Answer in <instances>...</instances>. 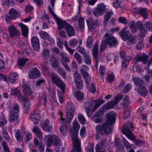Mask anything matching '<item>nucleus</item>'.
I'll list each match as a JSON object with an SVG mask.
<instances>
[{"mask_svg": "<svg viewBox=\"0 0 152 152\" xmlns=\"http://www.w3.org/2000/svg\"><path fill=\"white\" fill-rule=\"evenodd\" d=\"M115 115V114L113 112L109 113L107 120L102 124H99L96 126L97 132L102 135L111 133L113 128V124L115 123L116 120Z\"/></svg>", "mask_w": 152, "mask_h": 152, "instance_id": "1", "label": "nucleus"}, {"mask_svg": "<svg viewBox=\"0 0 152 152\" xmlns=\"http://www.w3.org/2000/svg\"><path fill=\"white\" fill-rule=\"evenodd\" d=\"M80 125L77 121H74L73 127L70 130L71 136L73 141L74 148L71 152H82L80 144L78 137V133Z\"/></svg>", "mask_w": 152, "mask_h": 152, "instance_id": "2", "label": "nucleus"}, {"mask_svg": "<svg viewBox=\"0 0 152 152\" xmlns=\"http://www.w3.org/2000/svg\"><path fill=\"white\" fill-rule=\"evenodd\" d=\"M134 130V126L132 123L128 122L124 124V126L122 131L123 134H125L129 139L134 141L136 144H139L141 143V140H136V137L131 132Z\"/></svg>", "mask_w": 152, "mask_h": 152, "instance_id": "3", "label": "nucleus"}, {"mask_svg": "<svg viewBox=\"0 0 152 152\" xmlns=\"http://www.w3.org/2000/svg\"><path fill=\"white\" fill-rule=\"evenodd\" d=\"M127 27L123 28L120 32L119 35L123 40L127 41L129 44H135L137 41V37L133 35L129 31L127 30Z\"/></svg>", "mask_w": 152, "mask_h": 152, "instance_id": "4", "label": "nucleus"}, {"mask_svg": "<svg viewBox=\"0 0 152 152\" xmlns=\"http://www.w3.org/2000/svg\"><path fill=\"white\" fill-rule=\"evenodd\" d=\"M57 24L58 25V28L59 30H60L62 28H65L68 36L71 37L74 35L75 33L74 29L70 24L61 20Z\"/></svg>", "mask_w": 152, "mask_h": 152, "instance_id": "5", "label": "nucleus"}, {"mask_svg": "<svg viewBox=\"0 0 152 152\" xmlns=\"http://www.w3.org/2000/svg\"><path fill=\"white\" fill-rule=\"evenodd\" d=\"M105 101L102 99H99L98 100H95L91 98H89L85 103V107L86 109H91L93 105L94 104L93 109V111L94 112Z\"/></svg>", "mask_w": 152, "mask_h": 152, "instance_id": "6", "label": "nucleus"}, {"mask_svg": "<svg viewBox=\"0 0 152 152\" xmlns=\"http://www.w3.org/2000/svg\"><path fill=\"white\" fill-rule=\"evenodd\" d=\"M66 107L67 121L69 123L74 117L73 113L75 111V108L74 104L71 102L67 103Z\"/></svg>", "mask_w": 152, "mask_h": 152, "instance_id": "7", "label": "nucleus"}, {"mask_svg": "<svg viewBox=\"0 0 152 152\" xmlns=\"http://www.w3.org/2000/svg\"><path fill=\"white\" fill-rule=\"evenodd\" d=\"M51 80L52 82L60 88L62 92L64 93L66 85L58 75L56 74H53L51 76Z\"/></svg>", "mask_w": 152, "mask_h": 152, "instance_id": "8", "label": "nucleus"}, {"mask_svg": "<svg viewBox=\"0 0 152 152\" xmlns=\"http://www.w3.org/2000/svg\"><path fill=\"white\" fill-rule=\"evenodd\" d=\"M104 37L106 44L111 47H115L118 44L116 38L108 33H106Z\"/></svg>", "mask_w": 152, "mask_h": 152, "instance_id": "9", "label": "nucleus"}, {"mask_svg": "<svg viewBox=\"0 0 152 152\" xmlns=\"http://www.w3.org/2000/svg\"><path fill=\"white\" fill-rule=\"evenodd\" d=\"M60 115L61 120L60 121L59 123L61 124L62 125L60 126L59 129L61 133L63 135H65V134L66 132V130L68 129V125L67 124V122H68L69 124L70 123H69L67 121H65L64 118L63 117V114L62 113H60Z\"/></svg>", "mask_w": 152, "mask_h": 152, "instance_id": "10", "label": "nucleus"}, {"mask_svg": "<svg viewBox=\"0 0 152 152\" xmlns=\"http://www.w3.org/2000/svg\"><path fill=\"white\" fill-rule=\"evenodd\" d=\"M18 98L20 101L23 103L24 109L26 111L29 110L31 103L29 102L28 99L23 95H20L18 96Z\"/></svg>", "mask_w": 152, "mask_h": 152, "instance_id": "11", "label": "nucleus"}, {"mask_svg": "<svg viewBox=\"0 0 152 152\" xmlns=\"http://www.w3.org/2000/svg\"><path fill=\"white\" fill-rule=\"evenodd\" d=\"M19 14L17 11L14 8L10 9L9 12V15L6 17V20L9 22L11 19H15L18 17Z\"/></svg>", "mask_w": 152, "mask_h": 152, "instance_id": "12", "label": "nucleus"}, {"mask_svg": "<svg viewBox=\"0 0 152 152\" xmlns=\"http://www.w3.org/2000/svg\"><path fill=\"white\" fill-rule=\"evenodd\" d=\"M10 37H13L18 36L20 33L19 30L18 29L16 26L13 25H11L8 27Z\"/></svg>", "mask_w": 152, "mask_h": 152, "instance_id": "13", "label": "nucleus"}, {"mask_svg": "<svg viewBox=\"0 0 152 152\" xmlns=\"http://www.w3.org/2000/svg\"><path fill=\"white\" fill-rule=\"evenodd\" d=\"M28 76L31 79H34L39 77L40 75V73L36 68L32 69L28 72Z\"/></svg>", "mask_w": 152, "mask_h": 152, "instance_id": "14", "label": "nucleus"}, {"mask_svg": "<svg viewBox=\"0 0 152 152\" xmlns=\"http://www.w3.org/2000/svg\"><path fill=\"white\" fill-rule=\"evenodd\" d=\"M149 58V56L145 53L142 55H138L135 57V59L137 62L142 61L144 64L147 63Z\"/></svg>", "mask_w": 152, "mask_h": 152, "instance_id": "15", "label": "nucleus"}, {"mask_svg": "<svg viewBox=\"0 0 152 152\" xmlns=\"http://www.w3.org/2000/svg\"><path fill=\"white\" fill-rule=\"evenodd\" d=\"M31 42L33 48L34 50L38 51L40 48L39 40L37 37H32Z\"/></svg>", "mask_w": 152, "mask_h": 152, "instance_id": "16", "label": "nucleus"}, {"mask_svg": "<svg viewBox=\"0 0 152 152\" xmlns=\"http://www.w3.org/2000/svg\"><path fill=\"white\" fill-rule=\"evenodd\" d=\"M49 120L46 119L41 125V127L45 131L50 132L52 131L53 127L52 126L49 125Z\"/></svg>", "mask_w": 152, "mask_h": 152, "instance_id": "17", "label": "nucleus"}, {"mask_svg": "<svg viewBox=\"0 0 152 152\" xmlns=\"http://www.w3.org/2000/svg\"><path fill=\"white\" fill-rule=\"evenodd\" d=\"M55 135L48 134L46 135L45 138V140L47 141V145L49 147H51L53 144Z\"/></svg>", "mask_w": 152, "mask_h": 152, "instance_id": "18", "label": "nucleus"}, {"mask_svg": "<svg viewBox=\"0 0 152 152\" xmlns=\"http://www.w3.org/2000/svg\"><path fill=\"white\" fill-rule=\"evenodd\" d=\"M50 54V52L48 49H45L43 50L42 56L43 58V60L44 61V63H48Z\"/></svg>", "mask_w": 152, "mask_h": 152, "instance_id": "19", "label": "nucleus"}, {"mask_svg": "<svg viewBox=\"0 0 152 152\" xmlns=\"http://www.w3.org/2000/svg\"><path fill=\"white\" fill-rule=\"evenodd\" d=\"M32 131L40 140L43 138V133L38 127L34 126L32 129Z\"/></svg>", "mask_w": 152, "mask_h": 152, "instance_id": "20", "label": "nucleus"}, {"mask_svg": "<svg viewBox=\"0 0 152 152\" xmlns=\"http://www.w3.org/2000/svg\"><path fill=\"white\" fill-rule=\"evenodd\" d=\"M30 118L35 124H38L40 118V115L38 113H36L32 114Z\"/></svg>", "mask_w": 152, "mask_h": 152, "instance_id": "21", "label": "nucleus"}, {"mask_svg": "<svg viewBox=\"0 0 152 152\" xmlns=\"http://www.w3.org/2000/svg\"><path fill=\"white\" fill-rule=\"evenodd\" d=\"M18 113L10 111L9 112V121L12 122L17 120L18 118Z\"/></svg>", "mask_w": 152, "mask_h": 152, "instance_id": "22", "label": "nucleus"}, {"mask_svg": "<svg viewBox=\"0 0 152 152\" xmlns=\"http://www.w3.org/2000/svg\"><path fill=\"white\" fill-rule=\"evenodd\" d=\"M138 94L144 97H145L148 94V91L146 88L143 86L140 87L137 90Z\"/></svg>", "mask_w": 152, "mask_h": 152, "instance_id": "23", "label": "nucleus"}, {"mask_svg": "<svg viewBox=\"0 0 152 152\" xmlns=\"http://www.w3.org/2000/svg\"><path fill=\"white\" fill-rule=\"evenodd\" d=\"M86 22L88 27L90 30L94 29L95 28L96 23H94L93 19L92 18L88 19Z\"/></svg>", "mask_w": 152, "mask_h": 152, "instance_id": "24", "label": "nucleus"}, {"mask_svg": "<svg viewBox=\"0 0 152 152\" xmlns=\"http://www.w3.org/2000/svg\"><path fill=\"white\" fill-rule=\"evenodd\" d=\"M60 56L62 59L61 60V62L63 61L64 62H70V59L69 56L68 55L64 52H61L60 53Z\"/></svg>", "mask_w": 152, "mask_h": 152, "instance_id": "25", "label": "nucleus"}, {"mask_svg": "<svg viewBox=\"0 0 152 152\" xmlns=\"http://www.w3.org/2000/svg\"><path fill=\"white\" fill-rule=\"evenodd\" d=\"M133 81L135 85L139 87H141L144 83L143 80L138 77L134 78Z\"/></svg>", "mask_w": 152, "mask_h": 152, "instance_id": "26", "label": "nucleus"}, {"mask_svg": "<svg viewBox=\"0 0 152 152\" xmlns=\"http://www.w3.org/2000/svg\"><path fill=\"white\" fill-rule=\"evenodd\" d=\"M21 28V32L23 35L25 37H26L28 35V28L27 26L21 23L20 24Z\"/></svg>", "mask_w": 152, "mask_h": 152, "instance_id": "27", "label": "nucleus"}, {"mask_svg": "<svg viewBox=\"0 0 152 152\" xmlns=\"http://www.w3.org/2000/svg\"><path fill=\"white\" fill-rule=\"evenodd\" d=\"M50 64L52 68H56L58 67L59 64L57 59L54 56L52 57L50 60Z\"/></svg>", "mask_w": 152, "mask_h": 152, "instance_id": "28", "label": "nucleus"}, {"mask_svg": "<svg viewBox=\"0 0 152 152\" xmlns=\"http://www.w3.org/2000/svg\"><path fill=\"white\" fill-rule=\"evenodd\" d=\"M18 75L16 73H13L9 76L8 79L9 81L11 83H14L16 80V78L18 77Z\"/></svg>", "mask_w": 152, "mask_h": 152, "instance_id": "29", "label": "nucleus"}, {"mask_svg": "<svg viewBox=\"0 0 152 152\" xmlns=\"http://www.w3.org/2000/svg\"><path fill=\"white\" fill-rule=\"evenodd\" d=\"M107 142L106 140L104 139L102 140L100 144H97L96 147V150L98 151L100 149H104L105 148Z\"/></svg>", "mask_w": 152, "mask_h": 152, "instance_id": "30", "label": "nucleus"}, {"mask_svg": "<svg viewBox=\"0 0 152 152\" xmlns=\"http://www.w3.org/2000/svg\"><path fill=\"white\" fill-rule=\"evenodd\" d=\"M115 142L117 148V152H124V148L122 145L121 140H116Z\"/></svg>", "mask_w": 152, "mask_h": 152, "instance_id": "31", "label": "nucleus"}, {"mask_svg": "<svg viewBox=\"0 0 152 152\" xmlns=\"http://www.w3.org/2000/svg\"><path fill=\"white\" fill-rule=\"evenodd\" d=\"M106 6L104 4L101 3L97 6V9L100 12V15H102L104 13Z\"/></svg>", "mask_w": 152, "mask_h": 152, "instance_id": "32", "label": "nucleus"}, {"mask_svg": "<svg viewBox=\"0 0 152 152\" xmlns=\"http://www.w3.org/2000/svg\"><path fill=\"white\" fill-rule=\"evenodd\" d=\"M98 45H99L98 43H96L94 45V46L92 52L94 58L96 59V61L97 60V58L98 51Z\"/></svg>", "mask_w": 152, "mask_h": 152, "instance_id": "33", "label": "nucleus"}, {"mask_svg": "<svg viewBox=\"0 0 152 152\" xmlns=\"http://www.w3.org/2000/svg\"><path fill=\"white\" fill-rule=\"evenodd\" d=\"M129 26L130 30L133 33H135L136 32V27L135 22L130 21L129 23Z\"/></svg>", "mask_w": 152, "mask_h": 152, "instance_id": "34", "label": "nucleus"}, {"mask_svg": "<svg viewBox=\"0 0 152 152\" xmlns=\"http://www.w3.org/2000/svg\"><path fill=\"white\" fill-rule=\"evenodd\" d=\"M88 69L89 68L87 66L85 65L82 66L80 69V72L81 73L82 76L88 75V73L87 72V71Z\"/></svg>", "mask_w": 152, "mask_h": 152, "instance_id": "35", "label": "nucleus"}, {"mask_svg": "<svg viewBox=\"0 0 152 152\" xmlns=\"http://www.w3.org/2000/svg\"><path fill=\"white\" fill-rule=\"evenodd\" d=\"M75 96L79 101L83 100L84 98L83 93L81 92L80 91H77L75 93Z\"/></svg>", "mask_w": 152, "mask_h": 152, "instance_id": "36", "label": "nucleus"}, {"mask_svg": "<svg viewBox=\"0 0 152 152\" xmlns=\"http://www.w3.org/2000/svg\"><path fill=\"white\" fill-rule=\"evenodd\" d=\"M10 91L11 94L10 95L13 96L14 97L16 96L17 95H18V96L20 95H21L20 94V91L18 90L17 88H13L11 89Z\"/></svg>", "mask_w": 152, "mask_h": 152, "instance_id": "37", "label": "nucleus"}, {"mask_svg": "<svg viewBox=\"0 0 152 152\" xmlns=\"http://www.w3.org/2000/svg\"><path fill=\"white\" fill-rule=\"evenodd\" d=\"M84 79L85 83L86 84V86L87 88L89 86V85L91 82V77L89 75V74L88 75H85L83 76Z\"/></svg>", "mask_w": 152, "mask_h": 152, "instance_id": "38", "label": "nucleus"}, {"mask_svg": "<svg viewBox=\"0 0 152 152\" xmlns=\"http://www.w3.org/2000/svg\"><path fill=\"white\" fill-rule=\"evenodd\" d=\"M48 10L50 13L53 15L54 18L56 21L57 23L61 19H60L54 13L53 10L50 6H49L48 7Z\"/></svg>", "mask_w": 152, "mask_h": 152, "instance_id": "39", "label": "nucleus"}, {"mask_svg": "<svg viewBox=\"0 0 152 152\" xmlns=\"http://www.w3.org/2000/svg\"><path fill=\"white\" fill-rule=\"evenodd\" d=\"M93 38L92 36H90L88 37L86 43V45L88 48H90L91 47L93 43Z\"/></svg>", "mask_w": 152, "mask_h": 152, "instance_id": "40", "label": "nucleus"}, {"mask_svg": "<svg viewBox=\"0 0 152 152\" xmlns=\"http://www.w3.org/2000/svg\"><path fill=\"white\" fill-rule=\"evenodd\" d=\"M10 111L19 113L20 111V107L19 105L17 103L13 104Z\"/></svg>", "mask_w": 152, "mask_h": 152, "instance_id": "41", "label": "nucleus"}, {"mask_svg": "<svg viewBox=\"0 0 152 152\" xmlns=\"http://www.w3.org/2000/svg\"><path fill=\"white\" fill-rule=\"evenodd\" d=\"M23 89L22 91L24 94L25 96L28 94V93H30L31 92V89L29 86L27 84H24L23 86Z\"/></svg>", "mask_w": 152, "mask_h": 152, "instance_id": "42", "label": "nucleus"}, {"mask_svg": "<svg viewBox=\"0 0 152 152\" xmlns=\"http://www.w3.org/2000/svg\"><path fill=\"white\" fill-rule=\"evenodd\" d=\"M28 61V59L26 58H20L18 60V64L19 66H25L26 63Z\"/></svg>", "mask_w": 152, "mask_h": 152, "instance_id": "43", "label": "nucleus"}, {"mask_svg": "<svg viewBox=\"0 0 152 152\" xmlns=\"http://www.w3.org/2000/svg\"><path fill=\"white\" fill-rule=\"evenodd\" d=\"M138 14L142 16L144 18H147V15L146 10L145 8L141 9L139 10Z\"/></svg>", "mask_w": 152, "mask_h": 152, "instance_id": "44", "label": "nucleus"}, {"mask_svg": "<svg viewBox=\"0 0 152 152\" xmlns=\"http://www.w3.org/2000/svg\"><path fill=\"white\" fill-rule=\"evenodd\" d=\"M129 61L130 58L126 57L122 62V67L124 68H126L128 66Z\"/></svg>", "mask_w": 152, "mask_h": 152, "instance_id": "45", "label": "nucleus"}, {"mask_svg": "<svg viewBox=\"0 0 152 152\" xmlns=\"http://www.w3.org/2000/svg\"><path fill=\"white\" fill-rule=\"evenodd\" d=\"M113 15V12L112 11H110L106 12L104 15V21H108L111 16Z\"/></svg>", "mask_w": 152, "mask_h": 152, "instance_id": "46", "label": "nucleus"}, {"mask_svg": "<svg viewBox=\"0 0 152 152\" xmlns=\"http://www.w3.org/2000/svg\"><path fill=\"white\" fill-rule=\"evenodd\" d=\"M7 123V120L6 119L5 116L4 114H2L0 118V126L3 127Z\"/></svg>", "mask_w": 152, "mask_h": 152, "instance_id": "47", "label": "nucleus"}, {"mask_svg": "<svg viewBox=\"0 0 152 152\" xmlns=\"http://www.w3.org/2000/svg\"><path fill=\"white\" fill-rule=\"evenodd\" d=\"M92 119L93 121L96 123H100L103 121V119L102 118H100L99 117L95 115L92 116Z\"/></svg>", "mask_w": 152, "mask_h": 152, "instance_id": "48", "label": "nucleus"}, {"mask_svg": "<svg viewBox=\"0 0 152 152\" xmlns=\"http://www.w3.org/2000/svg\"><path fill=\"white\" fill-rule=\"evenodd\" d=\"M15 136L18 142H19L21 140L22 137L21 134V132L19 129L17 130V132L15 133Z\"/></svg>", "mask_w": 152, "mask_h": 152, "instance_id": "49", "label": "nucleus"}, {"mask_svg": "<svg viewBox=\"0 0 152 152\" xmlns=\"http://www.w3.org/2000/svg\"><path fill=\"white\" fill-rule=\"evenodd\" d=\"M74 76L75 82L82 80L81 79V77L80 74L78 73L77 72H75L74 73Z\"/></svg>", "mask_w": 152, "mask_h": 152, "instance_id": "50", "label": "nucleus"}, {"mask_svg": "<svg viewBox=\"0 0 152 152\" xmlns=\"http://www.w3.org/2000/svg\"><path fill=\"white\" fill-rule=\"evenodd\" d=\"M74 57L76 59L77 61L79 64H81L82 63L83 60L81 56L78 53H75L74 54Z\"/></svg>", "mask_w": 152, "mask_h": 152, "instance_id": "51", "label": "nucleus"}, {"mask_svg": "<svg viewBox=\"0 0 152 152\" xmlns=\"http://www.w3.org/2000/svg\"><path fill=\"white\" fill-rule=\"evenodd\" d=\"M39 34L42 38L45 39H47L50 37L49 35L45 31H41L39 32Z\"/></svg>", "mask_w": 152, "mask_h": 152, "instance_id": "52", "label": "nucleus"}, {"mask_svg": "<svg viewBox=\"0 0 152 152\" xmlns=\"http://www.w3.org/2000/svg\"><path fill=\"white\" fill-rule=\"evenodd\" d=\"M54 145L56 146H60L61 144V141L59 140L57 136L55 135L54 140H53Z\"/></svg>", "mask_w": 152, "mask_h": 152, "instance_id": "53", "label": "nucleus"}, {"mask_svg": "<svg viewBox=\"0 0 152 152\" xmlns=\"http://www.w3.org/2000/svg\"><path fill=\"white\" fill-rule=\"evenodd\" d=\"M75 82L77 88L79 89H81L83 88V80H78Z\"/></svg>", "mask_w": 152, "mask_h": 152, "instance_id": "54", "label": "nucleus"}, {"mask_svg": "<svg viewBox=\"0 0 152 152\" xmlns=\"http://www.w3.org/2000/svg\"><path fill=\"white\" fill-rule=\"evenodd\" d=\"M78 119L82 124H84L86 123V120L83 116L82 114H79L78 116Z\"/></svg>", "mask_w": 152, "mask_h": 152, "instance_id": "55", "label": "nucleus"}, {"mask_svg": "<svg viewBox=\"0 0 152 152\" xmlns=\"http://www.w3.org/2000/svg\"><path fill=\"white\" fill-rule=\"evenodd\" d=\"M79 27L81 30L84 29V20L82 18H80L79 21Z\"/></svg>", "mask_w": 152, "mask_h": 152, "instance_id": "56", "label": "nucleus"}, {"mask_svg": "<svg viewBox=\"0 0 152 152\" xmlns=\"http://www.w3.org/2000/svg\"><path fill=\"white\" fill-rule=\"evenodd\" d=\"M39 99L42 103H43L45 105L47 101V96L44 93L42 95V96H40Z\"/></svg>", "mask_w": 152, "mask_h": 152, "instance_id": "57", "label": "nucleus"}, {"mask_svg": "<svg viewBox=\"0 0 152 152\" xmlns=\"http://www.w3.org/2000/svg\"><path fill=\"white\" fill-rule=\"evenodd\" d=\"M84 62L87 64H90L91 63V59L89 56L88 55H85L84 56Z\"/></svg>", "mask_w": 152, "mask_h": 152, "instance_id": "58", "label": "nucleus"}, {"mask_svg": "<svg viewBox=\"0 0 152 152\" xmlns=\"http://www.w3.org/2000/svg\"><path fill=\"white\" fill-rule=\"evenodd\" d=\"M78 43V40L76 39H71L69 40V45L75 47Z\"/></svg>", "mask_w": 152, "mask_h": 152, "instance_id": "59", "label": "nucleus"}, {"mask_svg": "<svg viewBox=\"0 0 152 152\" xmlns=\"http://www.w3.org/2000/svg\"><path fill=\"white\" fill-rule=\"evenodd\" d=\"M145 25L149 31H152V23L149 21H147L145 23Z\"/></svg>", "mask_w": 152, "mask_h": 152, "instance_id": "60", "label": "nucleus"}, {"mask_svg": "<svg viewBox=\"0 0 152 152\" xmlns=\"http://www.w3.org/2000/svg\"><path fill=\"white\" fill-rule=\"evenodd\" d=\"M136 30L137 29H138L139 30L142 29L144 28L143 24L140 21H139L137 22L136 23Z\"/></svg>", "mask_w": 152, "mask_h": 152, "instance_id": "61", "label": "nucleus"}, {"mask_svg": "<svg viewBox=\"0 0 152 152\" xmlns=\"http://www.w3.org/2000/svg\"><path fill=\"white\" fill-rule=\"evenodd\" d=\"M144 47V44L142 40L139 41L136 47V48L138 50H140Z\"/></svg>", "mask_w": 152, "mask_h": 152, "instance_id": "62", "label": "nucleus"}, {"mask_svg": "<svg viewBox=\"0 0 152 152\" xmlns=\"http://www.w3.org/2000/svg\"><path fill=\"white\" fill-rule=\"evenodd\" d=\"M132 85L131 84L128 83L125 86L123 92L124 93H127L131 89Z\"/></svg>", "mask_w": 152, "mask_h": 152, "instance_id": "63", "label": "nucleus"}, {"mask_svg": "<svg viewBox=\"0 0 152 152\" xmlns=\"http://www.w3.org/2000/svg\"><path fill=\"white\" fill-rule=\"evenodd\" d=\"M1 145L2 146L5 152H10L6 142L4 141L1 142Z\"/></svg>", "mask_w": 152, "mask_h": 152, "instance_id": "64", "label": "nucleus"}]
</instances>
